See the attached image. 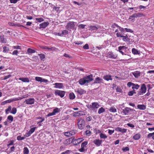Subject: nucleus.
<instances>
[{"mask_svg": "<svg viewBox=\"0 0 154 154\" xmlns=\"http://www.w3.org/2000/svg\"><path fill=\"white\" fill-rule=\"evenodd\" d=\"M128 48L124 46H119L118 48V51H119L120 53H121L122 55H126L125 53L126 52V50Z\"/></svg>", "mask_w": 154, "mask_h": 154, "instance_id": "f257e3e1", "label": "nucleus"}, {"mask_svg": "<svg viewBox=\"0 0 154 154\" xmlns=\"http://www.w3.org/2000/svg\"><path fill=\"white\" fill-rule=\"evenodd\" d=\"M75 23L73 21H69L66 26V28L68 30L70 29H74L75 26Z\"/></svg>", "mask_w": 154, "mask_h": 154, "instance_id": "f03ea898", "label": "nucleus"}, {"mask_svg": "<svg viewBox=\"0 0 154 154\" xmlns=\"http://www.w3.org/2000/svg\"><path fill=\"white\" fill-rule=\"evenodd\" d=\"M146 90V88L145 85L144 84H143L141 86V88L140 91L138 92V95H142L145 94Z\"/></svg>", "mask_w": 154, "mask_h": 154, "instance_id": "7ed1b4c3", "label": "nucleus"}, {"mask_svg": "<svg viewBox=\"0 0 154 154\" xmlns=\"http://www.w3.org/2000/svg\"><path fill=\"white\" fill-rule=\"evenodd\" d=\"M99 105L97 102H93L91 105H87L86 106L89 109H94L98 108Z\"/></svg>", "mask_w": 154, "mask_h": 154, "instance_id": "20e7f679", "label": "nucleus"}, {"mask_svg": "<svg viewBox=\"0 0 154 154\" xmlns=\"http://www.w3.org/2000/svg\"><path fill=\"white\" fill-rule=\"evenodd\" d=\"M134 111L133 109L126 107L123 110V112L125 115H130Z\"/></svg>", "mask_w": 154, "mask_h": 154, "instance_id": "39448f33", "label": "nucleus"}, {"mask_svg": "<svg viewBox=\"0 0 154 154\" xmlns=\"http://www.w3.org/2000/svg\"><path fill=\"white\" fill-rule=\"evenodd\" d=\"M65 93V91H64L57 90L55 91V95L59 96L61 98H62L64 97Z\"/></svg>", "mask_w": 154, "mask_h": 154, "instance_id": "423d86ee", "label": "nucleus"}, {"mask_svg": "<svg viewBox=\"0 0 154 154\" xmlns=\"http://www.w3.org/2000/svg\"><path fill=\"white\" fill-rule=\"evenodd\" d=\"M31 128L29 131L27 132L24 135V136L27 137H29L35 131V129L36 128V127H34L33 128Z\"/></svg>", "mask_w": 154, "mask_h": 154, "instance_id": "0eeeda50", "label": "nucleus"}, {"mask_svg": "<svg viewBox=\"0 0 154 154\" xmlns=\"http://www.w3.org/2000/svg\"><path fill=\"white\" fill-rule=\"evenodd\" d=\"M35 80L37 82H44L46 83H47L48 82L47 79H43L42 77L38 76L35 77Z\"/></svg>", "mask_w": 154, "mask_h": 154, "instance_id": "6e6552de", "label": "nucleus"}, {"mask_svg": "<svg viewBox=\"0 0 154 154\" xmlns=\"http://www.w3.org/2000/svg\"><path fill=\"white\" fill-rule=\"evenodd\" d=\"M35 102V99L33 98H30L27 99L24 101L26 104H32L34 103Z\"/></svg>", "mask_w": 154, "mask_h": 154, "instance_id": "1a4fd4ad", "label": "nucleus"}, {"mask_svg": "<svg viewBox=\"0 0 154 154\" xmlns=\"http://www.w3.org/2000/svg\"><path fill=\"white\" fill-rule=\"evenodd\" d=\"M83 140L84 139L82 138H80L76 139H75L73 141V143L74 145H77Z\"/></svg>", "mask_w": 154, "mask_h": 154, "instance_id": "9d476101", "label": "nucleus"}, {"mask_svg": "<svg viewBox=\"0 0 154 154\" xmlns=\"http://www.w3.org/2000/svg\"><path fill=\"white\" fill-rule=\"evenodd\" d=\"M54 85V88H55L61 89L63 88V84L62 83H56L53 84Z\"/></svg>", "mask_w": 154, "mask_h": 154, "instance_id": "9b49d317", "label": "nucleus"}, {"mask_svg": "<svg viewBox=\"0 0 154 154\" xmlns=\"http://www.w3.org/2000/svg\"><path fill=\"white\" fill-rule=\"evenodd\" d=\"M77 125H84L85 124V121L82 118H80L77 120Z\"/></svg>", "mask_w": 154, "mask_h": 154, "instance_id": "f8f14e48", "label": "nucleus"}, {"mask_svg": "<svg viewBox=\"0 0 154 154\" xmlns=\"http://www.w3.org/2000/svg\"><path fill=\"white\" fill-rule=\"evenodd\" d=\"M41 48L42 49L49 50L51 51H54L56 49V48L54 47H51V48H49L46 46H42L41 47Z\"/></svg>", "mask_w": 154, "mask_h": 154, "instance_id": "ddd939ff", "label": "nucleus"}, {"mask_svg": "<svg viewBox=\"0 0 154 154\" xmlns=\"http://www.w3.org/2000/svg\"><path fill=\"white\" fill-rule=\"evenodd\" d=\"M93 75L91 74L87 76L85 78V79H86L87 81H88L87 83L90 82L93 80Z\"/></svg>", "mask_w": 154, "mask_h": 154, "instance_id": "4468645a", "label": "nucleus"}, {"mask_svg": "<svg viewBox=\"0 0 154 154\" xmlns=\"http://www.w3.org/2000/svg\"><path fill=\"white\" fill-rule=\"evenodd\" d=\"M87 82L88 81L84 78L80 79L79 81V82L80 85H83L86 83H87Z\"/></svg>", "mask_w": 154, "mask_h": 154, "instance_id": "2eb2a0df", "label": "nucleus"}, {"mask_svg": "<svg viewBox=\"0 0 154 154\" xmlns=\"http://www.w3.org/2000/svg\"><path fill=\"white\" fill-rule=\"evenodd\" d=\"M49 23L48 22H44L39 24L40 28H45L48 25Z\"/></svg>", "mask_w": 154, "mask_h": 154, "instance_id": "dca6fc26", "label": "nucleus"}, {"mask_svg": "<svg viewBox=\"0 0 154 154\" xmlns=\"http://www.w3.org/2000/svg\"><path fill=\"white\" fill-rule=\"evenodd\" d=\"M103 80L100 77H97L95 79L94 83H103Z\"/></svg>", "mask_w": 154, "mask_h": 154, "instance_id": "f3484780", "label": "nucleus"}, {"mask_svg": "<svg viewBox=\"0 0 154 154\" xmlns=\"http://www.w3.org/2000/svg\"><path fill=\"white\" fill-rule=\"evenodd\" d=\"M135 78H137L140 76V72L139 71H136L132 72Z\"/></svg>", "mask_w": 154, "mask_h": 154, "instance_id": "a211bd4d", "label": "nucleus"}, {"mask_svg": "<svg viewBox=\"0 0 154 154\" xmlns=\"http://www.w3.org/2000/svg\"><path fill=\"white\" fill-rule=\"evenodd\" d=\"M102 140L96 139L94 141V143L97 146H100L102 143Z\"/></svg>", "mask_w": 154, "mask_h": 154, "instance_id": "6ab92c4d", "label": "nucleus"}, {"mask_svg": "<svg viewBox=\"0 0 154 154\" xmlns=\"http://www.w3.org/2000/svg\"><path fill=\"white\" fill-rule=\"evenodd\" d=\"M104 79L107 81H109V80H112V78L111 75H106L103 77Z\"/></svg>", "mask_w": 154, "mask_h": 154, "instance_id": "aec40b11", "label": "nucleus"}, {"mask_svg": "<svg viewBox=\"0 0 154 154\" xmlns=\"http://www.w3.org/2000/svg\"><path fill=\"white\" fill-rule=\"evenodd\" d=\"M115 130L121 132L123 133H124L126 132L127 129L125 128H122L119 127H117L116 128Z\"/></svg>", "mask_w": 154, "mask_h": 154, "instance_id": "412c9836", "label": "nucleus"}, {"mask_svg": "<svg viewBox=\"0 0 154 154\" xmlns=\"http://www.w3.org/2000/svg\"><path fill=\"white\" fill-rule=\"evenodd\" d=\"M77 92L80 95H81L85 93L86 91H84L83 89L79 88L77 89Z\"/></svg>", "mask_w": 154, "mask_h": 154, "instance_id": "4be33fe9", "label": "nucleus"}, {"mask_svg": "<svg viewBox=\"0 0 154 154\" xmlns=\"http://www.w3.org/2000/svg\"><path fill=\"white\" fill-rule=\"evenodd\" d=\"M140 134L139 133L135 134L133 137V138L134 140H138L140 138Z\"/></svg>", "mask_w": 154, "mask_h": 154, "instance_id": "5701e85b", "label": "nucleus"}, {"mask_svg": "<svg viewBox=\"0 0 154 154\" xmlns=\"http://www.w3.org/2000/svg\"><path fill=\"white\" fill-rule=\"evenodd\" d=\"M19 79L24 82H29V80L28 78H20Z\"/></svg>", "mask_w": 154, "mask_h": 154, "instance_id": "b1692460", "label": "nucleus"}, {"mask_svg": "<svg viewBox=\"0 0 154 154\" xmlns=\"http://www.w3.org/2000/svg\"><path fill=\"white\" fill-rule=\"evenodd\" d=\"M0 42L2 43H6V40L5 39L4 35L0 36Z\"/></svg>", "mask_w": 154, "mask_h": 154, "instance_id": "393cba45", "label": "nucleus"}, {"mask_svg": "<svg viewBox=\"0 0 154 154\" xmlns=\"http://www.w3.org/2000/svg\"><path fill=\"white\" fill-rule=\"evenodd\" d=\"M137 107L138 109H140V110H144L146 108V107L145 105H144L142 104V105H138L137 106Z\"/></svg>", "mask_w": 154, "mask_h": 154, "instance_id": "a878e982", "label": "nucleus"}, {"mask_svg": "<svg viewBox=\"0 0 154 154\" xmlns=\"http://www.w3.org/2000/svg\"><path fill=\"white\" fill-rule=\"evenodd\" d=\"M132 52L134 55L140 54V53L137 49L135 48H133L132 49Z\"/></svg>", "mask_w": 154, "mask_h": 154, "instance_id": "bb28decb", "label": "nucleus"}, {"mask_svg": "<svg viewBox=\"0 0 154 154\" xmlns=\"http://www.w3.org/2000/svg\"><path fill=\"white\" fill-rule=\"evenodd\" d=\"M122 38H123L122 40L124 42H129L130 40L129 38H128L127 35H126L125 36L123 35Z\"/></svg>", "mask_w": 154, "mask_h": 154, "instance_id": "cd10ccee", "label": "nucleus"}, {"mask_svg": "<svg viewBox=\"0 0 154 154\" xmlns=\"http://www.w3.org/2000/svg\"><path fill=\"white\" fill-rule=\"evenodd\" d=\"M109 57L110 58H113V59H116L117 56L113 54V53L110 52L109 53Z\"/></svg>", "mask_w": 154, "mask_h": 154, "instance_id": "c85d7f7f", "label": "nucleus"}, {"mask_svg": "<svg viewBox=\"0 0 154 154\" xmlns=\"http://www.w3.org/2000/svg\"><path fill=\"white\" fill-rule=\"evenodd\" d=\"M45 120V119L42 118H38L37 119V123L38 124L39 123L38 125H40V123H41Z\"/></svg>", "mask_w": 154, "mask_h": 154, "instance_id": "c756f323", "label": "nucleus"}, {"mask_svg": "<svg viewBox=\"0 0 154 154\" xmlns=\"http://www.w3.org/2000/svg\"><path fill=\"white\" fill-rule=\"evenodd\" d=\"M109 110L110 112H117L116 109L114 106L111 107Z\"/></svg>", "mask_w": 154, "mask_h": 154, "instance_id": "7c9ffc66", "label": "nucleus"}, {"mask_svg": "<svg viewBox=\"0 0 154 154\" xmlns=\"http://www.w3.org/2000/svg\"><path fill=\"white\" fill-rule=\"evenodd\" d=\"M69 97L70 99L73 100L75 99V94L73 93H70L69 94Z\"/></svg>", "mask_w": 154, "mask_h": 154, "instance_id": "2f4dec72", "label": "nucleus"}, {"mask_svg": "<svg viewBox=\"0 0 154 154\" xmlns=\"http://www.w3.org/2000/svg\"><path fill=\"white\" fill-rule=\"evenodd\" d=\"M60 111V109L58 108H56L54 109L53 112L54 113V115H55L56 113L59 112Z\"/></svg>", "mask_w": 154, "mask_h": 154, "instance_id": "473e14b6", "label": "nucleus"}, {"mask_svg": "<svg viewBox=\"0 0 154 154\" xmlns=\"http://www.w3.org/2000/svg\"><path fill=\"white\" fill-rule=\"evenodd\" d=\"M38 55L39 56L40 58L42 60H44L43 59L45 57V55L43 54H38Z\"/></svg>", "mask_w": 154, "mask_h": 154, "instance_id": "72a5a7b5", "label": "nucleus"}, {"mask_svg": "<svg viewBox=\"0 0 154 154\" xmlns=\"http://www.w3.org/2000/svg\"><path fill=\"white\" fill-rule=\"evenodd\" d=\"M27 52L28 54H32L35 52V51L30 48H29L27 50Z\"/></svg>", "mask_w": 154, "mask_h": 154, "instance_id": "f704fd0d", "label": "nucleus"}, {"mask_svg": "<svg viewBox=\"0 0 154 154\" xmlns=\"http://www.w3.org/2000/svg\"><path fill=\"white\" fill-rule=\"evenodd\" d=\"M29 152V150L27 147H24L23 151L24 154H28Z\"/></svg>", "mask_w": 154, "mask_h": 154, "instance_id": "c9c22d12", "label": "nucleus"}, {"mask_svg": "<svg viewBox=\"0 0 154 154\" xmlns=\"http://www.w3.org/2000/svg\"><path fill=\"white\" fill-rule=\"evenodd\" d=\"M89 28V30H97L98 29V28L95 26H90Z\"/></svg>", "mask_w": 154, "mask_h": 154, "instance_id": "e433bc0d", "label": "nucleus"}, {"mask_svg": "<svg viewBox=\"0 0 154 154\" xmlns=\"http://www.w3.org/2000/svg\"><path fill=\"white\" fill-rule=\"evenodd\" d=\"M100 137L101 139H105L107 138V137L105 134L102 133H100Z\"/></svg>", "mask_w": 154, "mask_h": 154, "instance_id": "4c0bfd02", "label": "nucleus"}, {"mask_svg": "<svg viewBox=\"0 0 154 154\" xmlns=\"http://www.w3.org/2000/svg\"><path fill=\"white\" fill-rule=\"evenodd\" d=\"M3 52L4 53H7L9 51V48L6 46H4L3 47Z\"/></svg>", "mask_w": 154, "mask_h": 154, "instance_id": "58836bf2", "label": "nucleus"}, {"mask_svg": "<svg viewBox=\"0 0 154 154\" xmlns=\"http://www.w3.org/2000/svg\"><path fill=\"white\" fill-rule=\"evenodd\" d=\"M105 111V109L102 107L99 109L98 112L99 114H100L101 113L104 112Z\"/></svg>", "mask_w": 154, "mask_h": 154, "instance_id": "ea45409f", "label": "nucleus"}, {"mask_svg": "<svg viewBox=\"0 0 154 154\" xmlns=\"http://www.w3.org/2000/svg\"><path fill=\"white\" fill-rule=\"evenodd\" d=\"M140 87V86L138 84H135L134 83V85H133V86L132 87V88L134 89H138Z\"/></svg>", "mask_w": 154, "mask_h": 154, "instance_id": "a19ab883", "label": "nucleus"}, {"mask_svg": "<svg viewBox=\"0 0 154 154\" xmlns=\"http://www.w3.org/2000/svg\"><path fill=\"white\" fill-rule=\"evenodd\" d=\"M17 112V109L15 107H13L12 108V110L11 112V113L12 114H15Z\"/></svg>", "mask_w": 154, "mask_h": 154, "instance_id": "79ce46f5", "label": "nucleus"}, {"mask_svg": "<svg viewBox=\"0 0 154 154\" xmlns=\"http://www.w3.org/2000/svg\"><path fill=\"white\" fill-rule=\"evenodd\" d=\"M69 33V32L68 31L66 30V29H65V30H63L62 31V32L61 33V35H66L67 34H68Z\"/></svg>", "mask_w": 154, "mask_h": 154, "instance_id": "37998d69", "label": "nucleus"}, {"mask_svg": "<svg viewBox=\"0 0 154 154\" xmlns=\"http://www.w3.org/2000/svg\"><path fill=\"white\" fill-rule=\"evenodd\" d=\"M134 94H136V92L134 90L130 91L128 92V95L129 96H132Z\"/></svg>", "mask_w": 154, "mask_h": 154, "instance_id": "c03bdc74", "label": "nucleus"}, {"mask_svg": "<svg viewBox=\"0 0 154 154\" xmlns=\"http://www.w3.org/2000/svg\"><path fill=\"white\" fill-rule=\"evenodd\" d=\"M7 119L8 121H10V122H11L13 121V117L11 115H9L8 116Z\"/></svg>", "mask_w": 154, "mask_h": 154, "instance_id": "a18cd8bd", "label": "nucleus"}, {"mask_svg": "<svg viewBox=\"0 0 154 154\" xmlns=\"http://www.w3.org/2000/svg\"><path fill=\"white\" fill-rule=\"evenodd\" d=\"M78 150L81 152H85V151H86V150L85 149V148L83 147H81V148L79 149Z\"/></svg>", "mask_w": 154, "mask_h": 154, "instance_id": "49530a36", "label": "nucleus"}, {"mask_svg": "<svg viewBox=\"0 0 154 154\" xmlns=\"http://www.w3.org/2000/svg\"><path fill=\"white\" fill-rule=\"evenodd\" d=\"M35 20L38 22H41L44 21V19L42 17L39 18H35Z\"/></svg>", "mask_w": 154, "mask_h": 154, "instance_id": "de8ad7c7", "label": "nucleus"}, {"mask_svg": "<svg viewBox=\"0 0 154 154\" xmlns=\"http://www.w3.org/2000/svg\"><path fill=\"white\" fill-rule=\"evenodd\" d=\"M88 142L87 141H85L83 142L81 144V147L86 148V146L88 144Z\"/></svg>", "mask_w": 154, "mask_h": 154, "instance_id": "09e8293b", "label": "nucleus"}, {"mask_svg": "<svg viewBox=\"0 0 154 154\" xmlns=\"http://www.w3.org/2000/svg\"><path fill=\"white\" fill-rule=\"evenodd\" d=\"M11 106H9L8 107V108L5 109V113L6 114H8V112L9 111H10L11 110Z\"/></svg>", "mask_w": 154, "mask_h": 154, "instance_id": "8fccbe9b", "label": "nucleus"}, {"mask_svg": "<svg viewBox=\"0 0 154 154\" xmlns=\"http://www.w3.org/2000/svg\"><path fill=\"white\" fill-rule=\"evenodd\" d=\"M136 14L137 15V17H140L144 16V14L143 13H139Z\"/></svg>", "mask_w": 154, "mask_h": 154, "instance_id": "3c124183", "label": "nucleus"}, {"mask_svg": "<svg viewBox=\"0 0 154 154\" xmlns=\"http://www.w3.org/2000/svg\"><path fill=\"white\" fill-rule=\"evenodd\" d=\"M8 24L11 26H18L17 25V24H15L13 22H9L8 23Z\"/></svg>", "mask_w": 154, "mask_h": 154, "instance_id": "603ef678", "label": "nucleus"}, {"mask_svg": "<svg viewBox=\"0 0 154 154\" xmlns=\"http://www.w3.org/2000/svg\"><path fill=\"white\" fill-rule=\"evenodd\" d=\"M128 20L129 21L134 22V18L133 17L132 15L130 16L129 17Z\"/></svg>", "mask_w": 154, "mask_h": 154, "instance_id": "864d4df0", "label": "nucleus"}, {"mask_svg": "<svg viewBox=\"0 0 154 154\" xmlns=\"http://www.w3.org/2000/svg\"><path fill=\"white\" fill-rule=\"evenodd\" d=\"M25 138V137H21L20 136H18L17 137V140H24Z\"/></svg>", "mask_w": 154, "mask_h": 154, "instance_id": "5fc2aeb1", "label": "nucleus"}, {"mask_svg": "<svg viewBox=\"0 0 154 154\" xmlns=\"http://www.w3.org/2000/svg\"><path fill=\"white\" fill-rule=\"evenodd\" d=\"M12 48L13 49H20L21 50V48L20 46H13L12 47Z\"/></svg>", "mask_w": 154, "mask_h": 154, "instance_id": "6e6d98bb", "label": "nucleus"}, {"mask_svg": "<svg viewBox=\"0 0 154 154\" xmlns=\"http://www.w3.org/2000/svg\"><path fill=\"white\" fill-rule=\"evenodd\" d=\"M79 112H73L72 115L73 116L76 117L79 116Z\"/></svg>", "mask_w": 154, "mask_h": 154, "instance_id": "4d7b16f0", "label": "nucleus"}, {"mask_svg": "<svg viewBox=\"0 0 154 154\" xmlns=\"http://www.w3.org/2000/svg\"><path fill=\"white\" fill-rule=\"evenodd\" d=\"M116 36L118 37H121L122 38L123 35L122 34V33L121 32H117L116 34Z\"/></svg>", "mask_w": 154, "mask_h": 154, "instance_id": "13d9d810", "label": "nucleus"}, {"mask_svg": "<svg viewBox=\"0 0 154 154\" xmlns=\"http://www.w3.org/2000/svg\"><path fill=\"white\" fill-rule=\"evenodd\" d=\"M22 99L21 97H18L15 98H14L12 99V100L13 102L16 101H18L20 100H21Z\"/></svg>", "mask_w": 154, "mask_h": 154, "instance_id": "bf43d9fd", "label": "nucleus"}, {"mask_svg": "<svg viewBox=\"0 0 154 154\" xmlns=\"http://www.w3.org/2000/svg\"><path fill=\"white\" fill-rule=\"evenodd\" d=\"M22 99L21 97H18L15 98H14L12 99V100L13 102L16 101H18L20 100H21Z\"/></svg>", "mask_w": 154, "mask_h": 154, "instance_id": "052dcab7", "label": "nucleus"}, {"mask_svg": "<svg viewBox=\"0 0 154 154\" xmlns=\"http://www.w3.org/2000/svg\"><path fill=\"white\" fill-rule=\"evenodd\" d=\"M85 134L86 135L88 136H90L91 135V132L89 130H86L85 132Z\"/></svg>", "mask_w": 154, "mask_h": 154, "instance_id": "680f3d73", "label": "nucleus"}, {"mask_svg": "<svg viewBox=\"0 0 154 154\" xmlns=\"http://www.w3.org/2000/svg\"><path fill=\"white\" fill-rule=\"evenodd\" d=\"M125 31L127 32L132 33L133 32V31L130 29H128L127 28H125Z\"/></svg>", "mask_w": 154, "mask_h": 154, "instance_id": "e2e57ef3", "label": "nucleus"}, {"mask_svg": "<svg viewBox=\"0 0 154 154\" xmlns=\"http://www.w3.org/2000/svg\"><path fill=\"white\" fill-rule=\"evenodd\" d=\"M14 141L13 140H11L8 142V146H11L14 144Z\"/></svg>", "mask_w": 154, "mask_h": 154, "instance_id": "0e129e2a", "label": "nucleus"}, {"mask_svg": "<svg viewBox=\"0 0 154 154\" xmlns=\"http://www.w3.org/2000/svg\"><path fill=\"white\" fill-rule=\"evenodd\" d=\"M11 75L10 74L9 75H7L5 76H4V77L3 79V80H6V79H8L11 77Z\"/></svg>", "mask_w": 154, "mask_h": 154, "instance_id": "69168bd1", "label": "nucleus"}, {"mask_svg": "<svg viewBox=\"0 0 154 154\" xmlns=\"http://www.w3.org/2000/svg\"><path fill=\"white\" fill-rule=\"evenodd\" d=\"M83 48L85 49H88L89 48L88 45L87 44H85L83 46Z\"/></svg>", "mask_w": 154, "mask_h": 154, "instance_id": "338daca9", "label": "nucleus"}, {"mask_svg": "<svg viewBox=\"0 0 154 154\" xmlns=\"http://www.w3.org/2000/svg\"><path fill=\"white\" fill-rule=\"evenodd\" d=\"M64 135L66 137H69L71 136L70 132H67L64 133Z\"/></svg>", "mask_w": 154, "mask_h": 154, "instance_id": "774afa93", "label": "nucleus"}]
</instances>
